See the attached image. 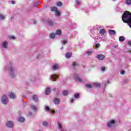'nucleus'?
Returning <instances> with one entry per match:
<instances>
[{
    "label": "nucleus",
    "mask_w": 131,
    "mask_h": 131,
    "mask_svg": "<svg viewBox=\"0 0 131 131\" xmlns=\"http://www.w3.org/2000/svg\"><path fill=\"white\" fill-rule=\"evenodd\" d=\"M116 123V121L114 119H112V120H110V121H108L106 123V125H107V127L111 128V127H114Z\"/></svg>",
    "instance_id": "obj_1"
},
{
    "label": "nucleus",
    "mask_w": 131,
    "mask_h": 131,
    "mask_svg": "<svg viewBox=\"0 0 131 131\" xmlns=\"http://www.w3.org/2000/svg\"><path fill=\"white\" fill-rule=\"evenodd\" d=\"M1 103L3 104V105H7L8 103H9V99H8V96L6 95H4L1 97Z\"/></svg>",
    "instance_id": "obj_2"
},
{
    "label": "nucleus",
    "mask_w": 131,
    "mask_h": 131,
    "mask_svg": "<svg viewBox=\"0 0 131 131\" xmlns=\"http://www.w3.org/2000/svg\"><path fill=\"white\" fill-rule=\"evenodd\" d=\"M8 46H9V42H8L7 41H4L2 42L1 47L3 49L6 50L8 49Z\"/></svg>",
    "instance_id": "obj_3"
},
{
    "label": "nucleus",
    "mask_w": 131,
    "mask_h": 131,
    "mask_svg": "<svg viewBox=\"0 0 131 131\" xmlns=\"http://www.w3.org/2000/svg\"><path fill=\"white\" fill-rule=\"evenodd\" d=\"M10 76L12 78H14L16 76L15 75V69L14 68H11L10 69Z\"/></svg>",
    "instance_id": "obj_4"
},
{
    "label": "nucleus",
    "mask_w": 131,
    "mask_h": 131,
    "mask_svg": "<svg viewBox=\"0 0 131 131\" xmlns=\"http://www.w3.org/2000/svg\"><path fill=\"white\" fill-rule=\"evenodd\" d=\"M52 69L54 71L59 70L60 69V65L58 63H55L52 66Z\"/></svg>",
    "instance_id": "obj_5"
},
{
    "label": "nucleus",
    "mask_w": 131,
    "mask_h": 131,
    "mask_svg": "<svg viewBox=\"0 0 131 131\" xmlns=\"http://www.w3.org/2000/svg\"><path fill=\"white\" fill-rule=\"evenodd\" d=\"M6 125L8 127H9V128H11V127L14 126V123L11 121H8L7 122Z\"/></svg>",
    "instance_id": "obj_6"
},
{
    "label": "nucleus",
    "mask_w": 131,
    "mask_h": 131,
    "mask_svg": "<svg viewBox=\"0 0 131 131\" xmlns=\"http://www.w3.org/2000/svg\"><path fill=\"white\" fill-rule=\"evenodd\" d=\"M73 78L78 82H81L82 81V80L78 75H75Z\"/></svg>",
    "instance_id": "obj_7"
},
{
    "label": "nucleus",
    "mask_w": 131,
    "mask_h": 131,
    "mask_svg": "<svg viewBox=\"0 0 131 131\" xmlns=\"http://www.w3.org/2000/svg\"><path fill=\"white\" fill-rule=\"evenodd\" d=\"M99 33L101 35H104L106 34V30L104 29H101L99 31Z\"/></svg>",
    "instance_id": "obj_8"
},
{
    "label": "nucleus",
    "mask_w": 131,
    "mask_h": 131,
    "mask_svg": "<svg viewBox=\"0 0 131 131\" xmlns=\"http://www.w3.org/2000/svg\"><path fill=\"white\" fill-rule=\"evenodd\" d=\"M97 58L98 60H103L105 58V56L104 55L100 54L97 56Z\"/></svg>",
    "instance_id": "obj_9"
},
{
    "label": "nucleus",
    "mask_w": 131,
    "mask_h": 131,
    "mask_svg": "<svg viewBox=\"0 0 131 131\" xmlns=\"http://www.w3.org/2000/svg\"><path fill=\"white\" fill-rule=\"evenodd\" d=\"M109 34H110V35H115V34H116V32L114 30H110Z\"/></svg>",
    "instance_id": "obj_10"
},
{
    "label": "nucleus",
    "mask_w": 131,
    "mask_h": 131,
    "mask_svg": "<svg viewBox=\"0 0 131 131\" xmlns=\"http://www.w3.org/2000/svg\"><path fill=\"white\" fill-rule=\"evenodd\" d=\"M32 99L33 100L34 102H38V97L36 95H33L32 97Z\"/></svg>",
    "instance_id": "obj_11"
},
{
    "label": "nucleus",
    "mask_w": 131,
    "mask_h": 131,
    "mask_svg": "<svg viewBox=\"0 0 131 131\" xmlns=\"http://www.w3.org/2000/svg\"><path fill=\"white\" fill-rule=\"evenodd\" d=\"M54 103L56 105H58V104H60V99H59V98H55L54 100Z\"/></svg>",
    "instance_id": "obj_12"
},
{
    "label": "nucleus",
    "mask_w": 131,
    "mask_h": 131,
    "mask_svg": "<svg viewBox=\"0 0 131 131\" xmlns=\"http://www.w3.org/2000/svg\"><path fill=\"white\" fill-rule=\"evenodd\" d=\"M9 97L10 98V99H15L16 98V95H15V94L14 93H10L9 94Z\"/></svg>",
    "instance_id": "obj_13"
},
{
    "label": "nucleus",
    "mask_w": 131,
    "mask_h": 131,
    "mask_svg": "<svg viewBox=\"0 0 131 131\" xmlns=\"http://www.w3.org/2000/svg\"><path fill=\"white\" fill-rule=\"evenodd\" d=\"M51 93V89L47 88L45 91L46 95H49Z\"/></svg>",
    "instance_id": "obj_14"
},
{
    "label": "nucleus",
    "mask_w": 131,
    "mask_h": 131,
    "mask_svg": "<svg viewBox=\"0 0 131 131\" xmlns=\"http://www.w3.org/2000/svg\"><path fill=\"white\" fill-rule=\"evenodd\" d=\"M72 55V54H71V53L70 52H69L66 53V57L67 58V59H69V58H70Z\"/></svg>",
    "instance_id": "obj_15"
},
{
    "label": "nucleus",
    "mask_w": 131,
    "mask_h": 131,
    "mask_svg": "<svg viewBox=\"0 0 131 131\" xmlns=\"http://www.w3.org/2000/svg\"><path fill=\"white\" fill-rule=\"evenodd\" d=\"M18 121H19V122H24L25 119L24 117H20L18 118Z\"/></svg>",
    "instance_id": "obj_16"
},
{
    "label": "nucleus",
    "mask_w": 131,
    "mask_h": 131,
    "mask_svg": "<svg viewBox=\"0 0 131 131\" xmlns=\"http://www.w3.org/2000/svg\"><path fill=\"white\" fill-rule=\"evenodd\" d=\"M51 10L52 12H54V13H55L57 11V9L55 7H52L51 8Z\"/></svg>",
    "instance_id": "obj_17"
},
{
    "label": "nucleus",
    "mask_w": 131,
    "mask_h": 131,
    "mask_svg": "<svg viewBox=\"0 0 131 131\" xmlns=\"http://www.w3.org/2000/svg\"><path fill=\"white\" fill-rule=\"evenodd\" d=\"M119 40L120 42L124 41V40H125V38H124V37L123 36H120L119 38Z\"/></svg>",
    "instance_id": "obj_18"
},
{
    "label": "nucleus",
    "mask_w": 131,
    "mask_h": 131,
    "mask_svg": "<svg viewBox=\"0 0 131 131\" xmlns=\"http://www.w3.org/2000/svg\"><path fill=\"white\" fill-rule=\"evenodd\" d=\"M31 108L32 110H33V111H36V110H37V108L36 107V106H35L34 105H31Z\"/></svg>",
    "instance_id": "obj_19"
},
{
    "label": "nucleus",
    "mask_w": 131,
    "mask_h": 131,
    "mask_svg": "<svg viewBox=\"0 0 131 131\" xmlns=\"http://www.w3.org/2000/svg\"><path fill=\"white\" fill-rule=\"evenodd\" d=\"M56 37V34L51 33L50 34V38H52V39Z\"/></svg>",
    "instance_id": "obj_20"
},
{
    "label": "nucleus",
    "mask_w": 131,
    "mask_h": 131,
    "mask_svg": "<svg viewBox=\"0 0 131 131\" xmlns=\"http://www.w3.org/2000/svg\"><path fill=\"white\" fill-rule=\"evenodd\" d=\"M125 4L127 5V6H130L131 0H125Z\"/></svg>",
    "instance_id": "obj_21"
},
{
    "label": "nucleus",
    "mask_w": 131,
    "mask_h": 131,
    "mask_svg": "<svg viewBox=\"0 0 131 131\" xmlns=\"http://www.w3.org/2000/svg\"><path fill=\"white\" fill-rule=\"evenodd\" d=\"M60 15H61V12L56 10V11H55V16H56L57 17H59Z\"/></svg>",
    "instance_id": "obj_22"
},
{
    "label": "nucleus",
    "mask_w": 131,
    "mask_h": 131,
    "mask_svg": "<svg viewBox=\"0 0 131 131\" xmlns=\"http://www.w3.org/2000/svg\"><path fill=\"white\" fill-rule=\"evenodd\" d=\"M61 33H62V31H61V30H57L56 31V35H61Z\"/></svg>",
    "instance_id": "obj_23"
},
{
    "label": "nucleus",
    "mask_w": 131,
    "mask_h": 131,
    "mask_svg": "<svg viewBox=\"0 0 131 131\" xmlns=\"http://www.w3.org/2000/svg\"><path fill=\"white\" fill-rule=\"evenodd\" d=\"M68 94H69V92L67 90H65L62 92V94L63 95V96H67Z\"/></svg>",
    "instance_id": "obj_24"
},
{
    "label": "nucleus",
    "mask_w": 131,
    "mask_h": 131,
    "mask_svg": "<svg viewBox=\"0 0 131 131\" xmlns=\"http://www.w3.org/2000/svg\"><path fill=\"white\" fill-rule=\"evenodd\" d=\"M48 25H49V26H53V25H54V22L51 20H49L48 21Z\"/></svg>",
    "instance_id": "obj_25"
},
{
    "label": "nucleus",
    "mask_w": 131,
    "mask_h": 131,
    "mask_svg": "<svg viewBox=\"0 0 131 131\" xmlns=\"http://www.w3.org/2000/svg\"><path fill=\"white\" fill-rule=\"evenodd\" d=\"M5 19H6V16L0 14V20H5Z\"/></svg>",
    "instance_id": "obj_26"
},
{
    "label": "nucleus",
    "mask_w": 131,
    "mask_h": 131,
    "mask_svg": "<svg viewBox=\"0 0 131 131\" xmlns=\"http://www.w3.org/2000/svg\"><path fill=\"white\" fill-rule=\"evenodd\" d=\"M57 75L53 74L51 76L50 79H52L53 78V79H56L57 78Z\"/></svg>",
    "instance_id": "obj_27"
},
{
    "label": "nucleus",
    "mask_w": 131,
    "mask_h": 131,
    "mask_svg": "<svg viewBox=\"0 0 131 131\" xmlns=\"http://www.w3.org/2000/svg\"><path fill=\"white\" fill-rule=\"evenodd\" d=\"M79 93H76L74 94V98L75 99H79Z\"/></svg>",
    "instance_id": "obj_28"
},
{
    "label": "nucleus",
    "mask_w": 131,
    "mask_h": 131,
    "mask_svg": "<svg viewBox=\"0 0 131 131\" xmlns=\"http://www.w3.org/2000/svg\"><path fill=\"white\" fill-rule=\"evenodd\" d=\"M100 70L101 71L104 72L106 70V68H105V67H101L100 68Z\"/></svg>",
    "instance_id": "obj_29"
},
{
    "label": "nucleus",
    "mask_w": 131,
    "mask_h": 131,
    "mask_svg": "<svg viewBox=\"0 0 131 131\" xmlns=\"http://www.w3.org/2000/svg\"><path fill=\"white\" fill-rule=\"evenodd\" d=\"M86 88H88V89H92V85L91 84H86L85 85Z\"/></svg>",
    "instance_id": "obj_30"
},
{
    "label": "nucleus",
    "mask_w": 131,
    "mask_h": 131,
    "mask_svg": "<svg viewBox=\"0 0 131 131\" xmlns=\"http://www.w3.org/2000/svg\"><path fill=\"white\" fill-rule=\"evenodd\" d=\"M56 6H57L58 7H62V3H61V2L57 3Z\"/></svg>",
    "instance_id": "obj_31"
},
{
    "label": "nucleus",
    "mask_w": 131,
    "mask_h": 131,
    "mask_svg": "<svg viewBox=\"0 0 131 131\" xmlns=\"http://www.w3.org/2000/svg\"><path fill=\"white\" fill-rule=\"evenodd\" d=\"M61 43H62V45H66V43H67V40H61Z\"/></svg>",
    "instance_id": "obj_32"
},
{
    "label": "nucleus",
    "mask_w": 131,
    "mask_h": 131,
    "mask_svg": "<svg viewBox=\"0 0 131 131\" xmlns=\"http://www.w3.org/2000/svg\"><path fill=\"white\" fill-rule=\"evenodd\" d=\"M73 65L74 66V67H76V66H78V63H77V62H74L73 63Z\"/></svg>",
    "instance_id": "obj_33"
},
{
    "label": "nucleus",
    "mask_w": 131,
    "mask_h": 131,
    "mask_svg": "<svg viewBox=\"0 0 131 131\" xmlns=\"http://www.w3.org/2000/svg\"><path fill=\"white\" fill-rule=\"evenodd\" d=\"M57 124L58 128H59V129H61V128H62V125H61V123L58 122Z\"/></svg>",
    "instance_id": "obj_34"
},
{
    "label": "nucleus",
    "mask_w": 131,
    "mask_h": 131,
    "mask_svg": "<svg viewBox=\"0 0 131 131\" xmlns=\"http://www.w3.org/2000/svg\"><path fill=\"white\" fill-rule=\"evenodd\" d=\"M42 125L43 126H48V123L47 122H43Z\"/></svg>",
    "instance_id": "obj_35"
},
{
    "label": "nucleus",
    "mask_w": 131,
    "mask_h": 131,
    "mask_svg": "<svg viewBox=\"0 0 131 131\" xmlns=\"http://www.w3.org/2000/svg\"><path fill=\"white\" fill-rule=\"evenodd\" d=\"M95 86H96V88H100V86H101V85L100 84V83H96L94 84Z\"/></svg>",
    "instance_id": "obj_36"
},
{
    "label": "nucleus",
    "mask_w": 131,
    "mask_h": 131,
    "mask_svg": "<svg viewBox=\"0 0 131 131\" xmlns=\"http://www.w3.org/2000/svg\"><path fill=\"white\" fill-rule=\"evenodd\" d=\"M10 39H12L13 40H14L15 39V38H16V37L14 36H11L10 37Z\"/></svg>",
    "instance_id": "obj_37"
},
{
    "label": "nucleus",
    "mask_w": 131,
    "mask_h": 131,
    "mask_svg": "<svg viewBox=\"0 0 131 131\" xmlns=\"http://www.w3.org/2000/svg\"><path fill=\"white\" fill-rule=\"evenodd\" d=\"M98 28L99 29H103L104 28V27L103 26H98Z\"/></svg>",
    "instance_id": "obj_38"
},
{
    "label": "nucleus",
    "mask_w": 131,
    "mask_h": 131,
    "mask_svg": "<svg viewBox=\"0 0 131 131\" xmlns=\"http://www.w3.org/2000/svg\"><path fill=\"white\" fill-rule=\"evenodd\" d=\"M87 54H88V55H90L92 54H93V52L92 51H89V52H87Z\"/></svg>",
    "instance_id": "obj_39"
},
{
    "label": "nucleus",
    "mask_w": 131,
    "mask_h": 131,
    "mask_svg": "<svg viewBox=\"0 0 131 131\" xmlns=\"http://www.w3.org/2000/svg\"><path fill=\"white\" fill-rule=\"evenodd\" d=\"M96 48H100V43H98L95 45Z\"/></svg>",
    "instance_id": "obj_40"
},
{
    "label": "nucleus",
    "mask_w": 131,
    "mask_h": 131,
    "mask_svg": "<svg viewBox=\"0 0 131 131\" xmlns=\"http://www.w3.org/2000/svg\"><path fill=\"white\" fill-rule=\"evenodd\" d=\"M46 111H50V107L49 106H46Z\"/></svg>",
    "instance_id": "obj_41"
},
{
    "label": "nucleus",
    "mask_w": 131,
    "mask_h": 131,
    "mask_svg": "<svg viewBox=\"0 0 131 131\" xmlns=\"http://www.w3.org/2000/svg\"><path fill=\"white\" fill-rule=\"evenodd\" d=\"M127 43L129 46H130V47H131V41L130 40L128 41Z\"/></svg>",
    "instance_id": "obj_42"
},
{
    "label": "nucleus",
    "mask_w": 131,
    "mask_h": 131,
    "mask_svg": "<svg viewBox=\"0 0 131 131\" xmlns=\"http://www.w3.org/2000/svg\"><path fill=\"white\" fill-rule=\"evenodd\" d=\"M73 102H74V99L72 98V99H71V103H73Z\"/></svg>",
    "instance_id": "obj_43"
},
{
    "label": "nucleus",
    "mask_w": 131,
    "mask_h": 131,
    "mask_svg": "<svg viewBox=\"0 0 131 131\" xmlns=\"http://www.w3.org/2000/svg\"><path fill=\"white\" fill-rule=\"evenodd\" d=\"M11 4L12 5H15V4H16V2L15 1H11Z\"/></svg>",
    "instance_id": "obj_44"
},
{
    "label": "nucleus",
    "mask_w": 131,
    "mask_h": 131,
    "mask_svg": "<svg viewBox=\"0 0 131 131\" xmlns=\"http://www.w3.org/2000/svg\"><path fill=\"white\" fill-rule=\"evenodd\" d=\"M51 113L52 114H55V111H51Z\"/></svg>",
    "instance_id": "obj_45"
},
{
    "label": "nucleus",
    "mask_w": 131,
    "mask_h": 131,
    "mask_svg": "<svg viewBox=\"0 0 131 131\" xmlns=\"http://www.w3.org/2000/svg\"><path fill=\"white\" fill-rule=\"evenodd\" d=\"M124 71H121V74H124Z\"/></svg>",
    "instance_id": "obj_46"
},
{
    "label": "nucleus",
    "mask_w": 131,
    "mask_h": 131,
    "mask_svg": "<svg viewBox=\"0 0 131 131\" xmlns=\"http://www.w3.org/2000/svg\"><path fill=\"white\" fill-rule=\"evenodd\" d=\"M29 116H32V112H30L29 113Z\"/></svg>",
    "instance_id": "obj_47"
},
{
    "label": "nucleus",
    "mask_w": 131,
    "mask_h": 131,
    "mask_svg": "<svg viewBox=\"0 0 131 131\" xmlns=\"http://www.w3.org/2000/svg\"><path fill=\"white\" fill-rule=\"evenodd\" d=\"M76 3L78 5H79L80 4V2L79 1H77Z\"/></svg>",
    "instance_id": "obj_48"
},
{
    "label": "nucleus",
    "mask_w": 131,
    "mask_h": 131,
    "mask_svg": "<svg viewBox=\"0 0 131 131\" xmlns=\"http://www.w3.org/2000/svg\"><path fill=\"white\" fill-rule=\"evenodd\" d=\"M36 23H37L36 20H34L33 21L34 24H36Z\"/></svg>",
    "instance_id": "obj_49"
},
{
    "label": "nucleus",
    "mask_w": 131,
    "mask_h": 131,
    "mask_svg": "<svg viewBox=\"0 0 131 131\" xmlns=\"http://www.w3.org/2000/svg\"><path fill=\"white\" fill-rule=\"evenodd\" d=\"M60 50H63V47L60 48Z\"/></svg>",
    "instance_id": "obj_50"
},
{
    "label": "nucleus",
    "mask_w": 131,
    "mask_h": 131,
    "mask_svg": "<svg viewBox=\"0 0 131 131\" xmlns=\"http://www.w3.org/2000/svg\"><path fill=\"white\" fill-rule=\"evenodd\" d=\"M107 83H110V82H109V81H107Z\"/></svg>",
    "instance_id": "obj_51"
},
{
    "label": "nucleus",
    "mask_w": 131,
    "mask_h": 131,
    "mask_svg": "<svg viewBox=\"0 0 131 131\" xmlns=\"http://www.w3.org/2000/svg\"><path fill=\"white\" fill-rule=\"evenodd\" d=\"M112 1H113V2H114V1H115V0H112Z\"/></svg>",
    "instance_id": "obj_52"
},
{
    "label": "nucleus",
    "mask_w": 131,
    "mask_h": 131,
    "mask_svg": "<svg viewBox=\"0 0 131 131\" xmlns=\"http://www.w3.org/2000/svg\"><path fill=\"white\" fill-rule=\"evenodd\" d=\"M37 59H38V57H37Z\"/></svg>",
    "instance_id": "obj_53"
}]
</instances>
